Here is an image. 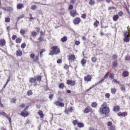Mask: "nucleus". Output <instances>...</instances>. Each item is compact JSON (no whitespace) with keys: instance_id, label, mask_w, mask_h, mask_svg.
<instances>
[{"instance_id":"nucleus-55","label":"nucleus","mask_w":130,"mask_h":130,"mask_svg":"<svg viewBox=\"0 0 130 130\" xmlns=\"http://www.w3.org/2000/svg\"><path fill=\"white\" fill-rule=\"evenodd\" d=\"M10 18H6L5 19V22L6 23L9 22L10 21Z\"/></svg>"},{"instance_id":"nucleus-9","label":"nucleus","mask_w":130,"mask_h":130,"mask_svg":"<svg viewBox=\"0 0 130 130\" xmlns=\"http://www.w3.org/2000/svg\"><path fill=\"white\" fill-rule=\"evenodd\" d=\"M81 20L79 17H76L73 21L74 25L78 24L81 21Z\"/></svg>"},{"instance_id":"nucleus-37","label":"nucleus","mask_w":130,"mask_h":130,"mask_svg":"<svg viewBox=\"0 0 130 130\" xmlns=\"http://www.w3.org/2000/svg\"><path fill=\"white\" fill-rule=\"evenodd\" d=\"M38 40L39 41V42H40L42 41H43L44 39L43 37H42L40 36L38 38Z\"/></svg>"},{"instance_id":"nucleus-13","label":"nucleus","mask_w":130,"mask_h":130,"mask_svg":"<svg viewBox=\"0 0 130 130\" xmlns=\"http://www.w3.org/2000/svg\"><path fill=\"white\" fill-rule=\"evenodd\" d=\"M57 106H59L60 107H63L64 106V104L62 102H60L59 101H57L55 103Z\"/></svg>"},{"instance_id":"nucleus-26","label":"nucleus","mask_w":130,"mask_h":130,"mask_svg":"<svg viewBox=\"0 0 130 130\" xmlns=\"http://www.w3.org/2000/svg\"><path fill=\"white\" fill-rule=\"evenodd\" d=\"M99 23H100L99 21L97 20H96L93 24L94 26L95 27H98Z\"/></svg>"},{"instance_id":"nucleus-29","label":"nucleus","mask_w":130,"mask_h":130,"mask_svg":"<svg viewBox=\"0 0 130 130\" xmlns=\"http://www.w3.org/2000/svg\"><path fill=\"white\" fill-rule=\"evenodd\" d=\"M58 86L60 88L63 89L64 87V84L63 83H60Z\"/></svg>"},{"instance_id":"nucleus-8","label":"nucleus","mask_w":130,"mask_h":130,"mask_svg":"<svg viewBox=\"0 0 130 130\" xmlns=\"http://www.w3.org/2000/svg\"><path fill=\"white\" fill-rule=\"evenodd\" d=\"M30 57L32 59L33 61L35 62H37L38 60V56H35V54L32 53L30 55Z\"/></svg>"},{"instance_id":"nucleus-7","label":"nucleus","mask_w":130,"mask_h":130,"mask_svg":"<svg viewBox=\"0 0 130 130\" xmlns=\"http://www.w3.org/2000/svg\"><path fill=\"white\" fill-rule=\"evenodd\" d=\"M84 112V113H88L89 112H93V110L89 106H88L85 109Z\"/></svg>"},{"instance_id":"nucleus-42","label":"nucleus","mask_w":130,"mask_h":130,"mask_svg":"<svg viewBox=\"0 0 130 130\" xmlns=\"http://www.w3.org/2000/svg\"><path fill=\"white\" fill-rule=\"evenodd\" d=\"M97 105V103L95 102H93L91 104V106L93 107H96Z\"/></svg>"},{"instance_id":"nucleus-45","label":"nucleus","mask_w":130,"mask_h":130,"mask_svg":"<svg viewBox=\"0 0 130 130\" xmlns=\"http://www.w3.org/2000/svg\"><path fill=\"white\" fill-rule=\"evenodd\" d=\"M81 17L84 19H86L87 17L86 14L85 13H84L81 15Z\"/></svg>"},{"instance_id":"nucleus-54","label":"nucleus","mask_w":130,"mask_h":130,"mask_svg":"<svg viewBox=\"0 0 130 130\" xmlns=\"http://www.w3.org/2000/svg\"><path fill=\"white\" fill-rule=\"evenodd\" d=\"M17 37V36H16V35H13L12 36L11 38L12 40H14L15 39H16Z\"/></svg>"},{"instance_id":"nucleus-25","label":"nucleus","mask_w":130,"mask_h":130,"mask_svg":"<svg viewBox=\"0 0 130 130\" xmlns=\"http://www.w3.org/2000/svg\"><path fill=\"white\" fill-rule=\"evenodd\" d=\"M119 17L118 15H115L113 16L112 19L114 21H116L119 19Z\"/></svg>"},{"instance_id":"nucleus-19","label":"nucleus","mask_w":130,"mask_h":130,"mask_svg":"<svg viewBox=\"0 0 130 130\" xmlns=\"http://www.w3.org/2000/svg\"><path fill=\"white\" fill-rule=\"evenodd\" d=\"M38 114L39 115L40 118H43L44 117V115L43 114L42 111L41 110H39L38 111Z\"/></svg>"},{"instance_id":"nucleus-43","label":"nucleus","mask_w":130,"mask_h":130,"mask_svg":"<svg viewBox=\"0 0 130 130\" xmlns=\"http://www.w3.org/2000/svg\"><path fill=\"white\" fill-rule=\"evenodd\" d=\"M25 31L23 29H21L20 30V33L22 35H23L25 34Z\"/></svg>"},{"instance_id":"nucleus-12","label":"nucleus","mask_w":130,"mask_h":130,"mask_svg":"<svg viewBox=\"0 0 130 130\" xmlns=\"http://www.w3.org/2000/svg\"><path fill=\"white\" fill-rule=\"evenodd\" d=\"M77 14L76 10H73L70 11V14L73 17H74Z\"/></svg>"},{"instance_id":"nucleus-6","label":"nucleus","mask_w":130,"mask_h":130,"mask_svg":"<svg viewBox=\"0 0 130 130\" xmlns=\"http://www.w3.org/2000/svg\"><path fill=\"white\" fill-rule=\"evenodd\" d=\"M66 83L68 85H70L72 86H74L76 84L75 81L70 79L67 80Z\"/></svg>"},{"instance_id":"nucleus-40","label":"nucleus","mask_w":130,"mask_h":130,"mask_svg":"<svg viewBox=\"0 0 130 130\" xmlns=\"http://www.w3.org/2000/svg\"><path fill=\"white\" fill-rule=\"evenodd\" d=\"M31 35L32 36L36 37L37 35V33L35 31H32L31 32Z\"/></svg>"},{"instance_id":"nucleus-34","label":"nucleus","mask_w":130,"mask_h":130,"mask_svg":"<svg viewBox=\"0 0 130 130\" xmlns=\"http://www.w3.org/2000/svg\"><path fill=\"white\" fill-rule=\"evenodd\" d=\"M114 74L112 73H111L109 75V78L111 79H113L114 78Z\"/></svg>"},{"instance_id":"nucleus-27","label":"nucleus","mask_w":130,"mask_h":130,"mask_svg":"<svg viewBox=\"0 0 130 130\" xmlns=\"http://www.w3.org/2000/svg\"><path fill=\"white\" fill-rule=\"evenodd\" d=\"M67 37L64 36L61 38V41L62 42H64L67 40Z\"/></svg>"},{"instance_id":"nucleus-10","label":"nucleus","mask_w":130,"mask_h":130,"mask_svg":"<svg viewBox=\"0 0 130 130\" xmlns=\"http://www.w3.org/2000/svg\"><path fill=\"white\" fill-rule=\"evenodd\" d=\"M92 78V76L90 75H87L84 77V80L85 81L90 82Z\"/></svg>"},{"instance_id":"nucleus-36","label":"nucleus","mask_w":130,"mask_h":130,"mask_svg":"<svg viewBox=\"0 0 130 130\" xmlns=\"http://www.w3.org/2000/svg\"><path fill=\"white\" fill-rule=\"evenodd\" d=\"M24 17V14L20 15L19 17L17 18L18 21H19L20 19L23 18Z\"/></svg>"},{"instance_id":"nucleus-23","label":"nucleus","mask_w":130,"mask_h":130,"mask_svg":"<svg viewBox=\"0 0 130 130\" xmlns=\"http://www.w3.org/2000/svg\"><path fill=\"white\" fill-rule=\"evenodd\" d=\"M15 42L17 43H20L22 41V39L20 37L17 38L15 39Z\"/></svg>"},{"instance_id":"nucleus-30","label":"nucleus","mask_w":130,"mask_h":130,"mask_svg":"<svg viewBox=\"0 0 130 130\" xmlns=\"http://www.w3.org/2000/svg\"><path fill=\"white\" fill-rule=\"evenodd\" d=\"M116 91V89L115 88H111V92L112 94H115Z\"/></svg>"},{"instance_id":"nucleus-59","label":"nucleus","mask_w":130,"mask_h":130,"mask_svg":"<svg viewBox=\"0 0 130 130\" xmlns=\"http://www.w3.org/2000/svg\"><path fill=\"white\" fill-rule=\"evenodd\" d=\"M62 62V60L60 59H58L57 60V63H61Z\"/></svg>"},{"instance_id":"nucleus-38","label":"nucleus","mask_w":130,"mask_h":130,"mask_svg":"<svg viewBox=\"0 0 130 130\" xmlns=\"http://www.w3.org/2000/svg\"><path fill=\"white\" fill-rule=\"evenodd\" d=\"M95 2L93 0H90L89 2V4L91 5H92L94 4Z\"/></svg>"},{"instance_id":"nucleus-52","label":"nucleus","mask_w":130,"mask_h":130,"mask_svg":"<svg viewBox=\"0 0 130 130\" xmlns=\"http://www.w3.org/2000/svg\"><path fill=\"white\" fill-rule=\"evenodd\" d=\"M0 114L1 115H3L4 116H5L6 117L7 115V114L5 112H0Z\"/></svg>"},{"instance_id":"nucleus-16","label":"nucleus","mask_w":130,"mask_h":130,"mask_svg":"<svg viewBox=\"0 0 130 130\" xmlns=\"http://www.w3.org/2000/svg\"><path fill=\"white\" fill-rule=\"evenodd\" d=\"M17 7L18 9H21L24 7V4L22 3L18 4L17 5Z\"/></svg>"},{"instance_id":"nucleus-17","label":"nucleus","mask_w":130,"mask_h":130,"mask_svg":"<svg viewBox=\"0 0 130 130\" xmlns=\"http://www.w3.org/2000/svg\"><path fill=\"white\" fill-rule=\"evenodd\" d=\"M120 109V107L118 105H116L113 107V110L115 112H118L119 111Z\"/></svg>"},{"instance_id":"nucleus-4","label":"nucleus","mask_w":130,"mask_h":130,"mask_svg":"<svg viewBox=\"0 0 130 130\" xmlns=\"http://www.w3.org/2000/svg\"><path fill=\"white\" fill-rule=\"evenodd\" d=\"M67 57L68 60L71 62L74 61L76 59L75 55L73 54H71L69 55Z\"/></svg>"},{"instance_id":"nucleus-56","label":"nucleus","mask_w":130,"mask_h":130,"mask_svg":"<svg viewBox=\"0 0 130 130\" xmlns=\"http://www.w3.org/2000/svg\"><path fill=\"white\" fill-rule=\"evenodd\" d=\"M127 113L125 111L122 112V116L125 117L127 115Z\"/></svg>"},{"instance_id":"nucleus-15","label":"nucleus","mask_w":130,"mask_h":130,"mask_svg":"<svg viewBox=\"0 0 130 130\" xmlns=\"http://www.w3.org/2000/svg\"><path fill=\"white\" fill-rule=\"evenodd\" d=\"M6 43V41L5 40L3 39L0 40V46L1 47H3L5 46Z\"/></svg>"},{"instance_id":"nucleus-41","label":"nucleus","mask_w":130,"mask_h":130,"mask_svg":"<svg viewBox=\"0 0 130 130\" xmlns=\"http://www.w3.org/2000/svg\"><path fill=\"white\" fill-rule=\"evenodd\" d=\"M78 123L79 122H78L77 120H74L73 122V125H77Z\"/></svg>"},{"instance_id":"nucleus-62","label":"nucleus","mask_w":130,"mask_h":130,"mask_svg":"<svg viewBox=\"0 0 130 130\" xmlns=\"http://www.w3.org/2000/svg\"><path fill=\"white\" fill-rule=\"evenodd\" d=\"M110 130H115V126H111V127H110Z\"/></svg>"},{"instance_id":"nucleus-31","label":"nucleus","mask_w":130,"mask_h":130,"mask_svg":"<svg viewBox=\"0 0 130 130\" xmlns=\"http://www.w3.org/2000/svg\"><path fill=\"white\" fill-rule=\"evenodd\" d=\"M118 63L117 61H114L112 63V66L113 68H116L117 66Z\"/></svg>"},{"instance_id":"nucleus-39","label":"nucleus","mask_w":130,"mask_h":130,"mask_svg":"<svg viewBox=\"0 0 130 130\" xmlns=\"http://www.w3.org/2000/svg\"><path fill=\"white\" fill-rule=\"evenodd\" d=\"M69 67V66L66 64H64V66L63 67L64 68L67 70H68Z\"/></svg>"},{"instance_id":"nucleus-18","label":"nucleus","mask_w":130,"mask_h":130,"mask_svg":"<svg viewBox=\"0 0 130 130\" xmlns=\"http://www.w3.org/2000/svg\"><path fill=\"white\" fill-rule=\"evenodd\" d=\"M73 109L72 107H70L68 109H66L64 112L67 114H68L69 112H71L72 111Z\"/></svg>"},{"instance_id":"nucleus-58","label":"nucleus","mask_w":130,"mask_h":130,"mask_svg":"<svg viewBox=\"0 0 130 130\" xmlns=\"http://www.w3.org/2000/svg\"><path fill=\"white\" fill-rule=\"evenodd\" d=\"M107 125L108 126L111 127L112 125V123L111 122H108Z\"/></svg>"},{"instance_id":"nucleus-63","label":"nucleus","mask_w":130,"mask_h":130,"mask_svg":"<svg viewBox=\"0 0 130 130\" xmlns=\"http://www.w3.org/2000/svg\"><path fill=\"white\" fill-rule=\"evenodd\" d=\"M80 42L78 41H76L75 42V44L77 45H79L80 44Z\"/></svg>"},{"instance_id":"nucleus-51","label":"nucleus","mask_w":130,"mask_h":130,"mask_svg":"<svg viewBox=\"0 0 130 130\" xmlns=\"http://www.w3.org/2000/svg\"><path fill=\"white\" fill-rule=\"evenodd\" d=\"M125 60H126L129 61L130 60V56L128 55L126 56L125 57Z\"/></svg>"},{"instance_id":"nucleus-24","label":"nucleus","mask_w":130,"mask_h":130,"mask_svg":"<svg viewBox=\"0 0 130 130\" xmlns=\"http://www.w3.org/2000/svg\"><path fill=\"white\" fill-rule=\"evenodd\" d=\"M87 61L86 60L83 58L81 61V63L83 66H85V64L86 63Z\"/></svg>"},{"instance_id":"nucleus-3","label":"nucleus","mask_w":130,"mask_h":130,"mask_svg":"<svg viewBox=\"0 0 130 130\" xmlns=\"http://www.w3.org/2000/svg\"><path fill=\"white\" fill-rule=\"evenodd\" d=\"M123 36L124 37L123 39L124 41L126 42H129L130 40L129 38L130 35L128 34V32H126L124 33L123 34Z\"/></svg>"},{"instance_id":"nucleus-57","label":"nucleus","mask_w":130,"mask_h":130,"mask_svg":"<svg viewBox=\"0 0 130 130\" xmlns=\"http://www.w3.org/2000/svg\"><path fill=\"white\" fill-rule=\"evenodd\" d=\"M37 7L36 5H34L31 6V9L32 10H35L36 9Z\"/></svg>"},{"instance_id":"nucleus-11","label":"nucleus","mask_w":130,"mask_h":130,"mask_svg":"<svg viewBox=\"0 0 130 130\" xmlns=\"http://www.w3.org/2000/svg\"><path fill=\"white\" fill-rule=\"evenodd\" d=\"M23 54V52L19 48L16 52V55L17 56H21Z\"/></svg>"},{"instance_id":"nucleus-14","label":"nucleus","mask_w":130,"mask_h":130,"mask_svg":"<svg viewBox=\"0 0 130 130\" xmlns=\"http://www.w3.org/2000/svg\"><path fill=\"white\" fill-rule=\"evenodd\" d=\"M29 115V112L27 111H24V110H23L21 112V115L24 117L28 116Z\"/></svg>"},{"instance_id":"nucleus-60","label":"nucleus","mask_w":130,"mask_h":130,"mask_svg":"<svg viewBox=\"0 0 130 130\" xmlns=\"http://www.w3.org/2000/svg\"><path fill=\"white\" fill-rule=\"evenodd\" d=\"M4 107V105L3 104L1 103V99L0 98V107Z\"/></svg>"},{"instance_id":"nucleus-1","label":"nucleus","mask_w":130,"mask_h":130,"mask_svg":"<svg viewBox=\"0 0 130 130\" xmlns=\"http://www.w3.org/2000/svg\"><path fill=\"white\" fill-rule=\"evenodd\" d=\"M110 111L109 108L107 106L106 103L104 102L100 108L99 111L100 113L102 115L105 114L106 115L109 113Z\"/></svg>"},{"instance_id":"nucleus-20","label":"nucleus","mask_w":130,"mask_h":130,"mask_svg":"<svg viewBox=\"0 0 130 130\" xmlns=\"http://www.w3.org/2000/svg\"><path fill=\"white\" fill-rule=\"evenodd\" d=\"M129 73L126 71H124L122 73V75L124 77H126L128 75Z\"/></svg>"},{"instance_id":"nucleus-32","label":"nucleus","mask_w":130,"mask_h":130,"mask_svg":"<svg viewBox=\"0 0 130 130\" xmlns=\"http://www.w3.org/2000/svg\"><path fill=\"white\" fill-rule=\"evenodd\" d=\"M45 51V50L44 49H42L41 50L40 52V57H42L43 55L42 53H43Z\"/></svg>"},{"instance_id":"nucleus-53","label":"nucleus","mask_w":130,"mask_h":130,"mask_svg":"<svg viewBox=\"0 0 130 130\" xmlns=\"http://www.w3.org/2000/svg\"><path fill=\"white\" fill-rule=\"evenodd\" d=\"M113 59H115L117 58V56L116 54H113L112 56Z\"/></svg>"},{"instance_id":"nucleus-61","label":"nucleus","mask_w":130,"mask_h":130,"mask_svg":"<svg viewBox=\"0 0 130 130\" xmlns=\"http://www.w3.org/2000/svg\"><path fill=\"white\" fill-rule=\"evenodd\" d=\"M123 12L122 11H120L118 13L120 17H121L122 16L123 14Z\"/></svg>"},{"instance_id":"nucleus-21","label":"nucleus","mask_w":130,"mask_h":130,"mask_svg":"<svg viewBox=\"0 0 130 130\" xmlns=\"http://www.w3.org/2000/svg\"><path fill=\"white\" fill-rule=\"evenodd\" d=\"M42 76L41 75H37L36 77V80L38 81L39 83H40L41 81Z\"/></svg>"},{"instance_id":"nucleus-5","label":"nucleus","mask_w":130,"mask_h":130,"mask_svg":"<svg viewBox=\"0 0 130 130\" xmlns=\"http://www.w3.org/2000/svg\"><path fill=\"white\" fill-rule=\"evenodd\" d=\"M36 78L34 77H30L29 78V82L32 84L34 83L33 85L34 86L36 87L38 85V84L36 82Z\"/></svg>"},{"instance_id":"nucleus-44","label":"nucleus","mask_w":130,"mask_h":130,"mask_svg":"<svg viewBox=\"0 0 130 130\" xmlns=\"http://www.w3.org/2000/svg\"><path fill=\"white\" fill-rule=\"evenodd\" d=\"M105 96L106 98L108 99H109L110 96V95L109 93H106L105 94Z\"/></svg>"},{"instance_id":"nucleus-50","label":"nucleus","mask_w":130,"mask_h":130,"mask_svg":"<svg viewBox=\"0 0 130 130\" xmlns=\"http://www.w3.org/2000/svg\"><path fill=\"white\" fill-rule=\"evenodd\" d=\"M109 74V72L108 71L107 72L104 77L106 79L108 78V77Z\"/></svg>"},{"instance_id":"nucleus-47","label":"nucleus","mask_w":130,"mask_h":130,"mask_svg":"<svg viewBox=\"0 0 130 130\" xmlns=\"http://www.w3.org/2000/svg\"><path fill=\"white\" fill-rule=\"evenodd\" d=\"M112 81L113 82L115 83L119 84L120 83L119 81L115 79H113Z\"/></svg>"},{"instance_id":"nucleus-48","label":"nucleus","mask_w":130,"mask_h":130,"mask_svg":"<svg viewBox=\"0 0 130 130\" xmlns=\"http://www.w3.org/2000/svg\"><path fill=\"white\" fill-rule=\"evenodd\" d=\"M26 44L25 43H23L21 44V48H25L26 47Z\"/></svg>"},{"instance_id":"nucleus-64","label":"nucleus","mask_w":130,"mask_h":130,"mask_svg":"<svg viewBox=\"0 0 130 130\" xmlns=\"http://www.w3.org/2000/svg\"><path fill=\"white\" fill-rule=\"evenodd\" d=\"M20 107L22 108H24L25 106V105L24 103H22L20 105Z\"/></svg>"},{"instance_id":"nucleus-22","label":"nucleus","mask_w":130,"mask_h":130,"mask_svg":"<svg viewBox=\"0 0 130 130\" xmlns=\"http://www.w3.org/2000/svg\"><path fill=\"white\" fill-rule=\"evenodd\" d=\"M13 10V8L12 7H6L5 9V10L9 12H11Z\"/></svg>"},{"instance_id":"nucleus-28","label":"nucleus","mask_w":130,"mask_h":130,"mask_svg":"<svg viewBox=\"0 0 130 130\" xmlns=\"http://www.w3.org/2000/svg\"><path fill=\"white\" fill-rule=\"evenodd\" d=\"M77 125L78 127L79 128L83 127L84 126V124L81 122H79L78 124Z\"/></svg>"},{"instance_id":"nucleus-46","label":"nucleus","mask_w":130,"mask_h":130,"mask_svg":"<svg viewBox=\"0 0 130 130\" xmlns=\"http://www.w3.org/2000/svg\"><path fill=\"white\" fill-rule=\"evenodd\" d=\"M29 16L30 17L29 18V19L30 21H31L32 20H34L35 19V18L32 17V15L31 14H29Z\"/></svg>"},{"instance_id":"nucleus-2","label":"nucleus","mask_w":130,"mask_h":130,"mask_svg":"<svg viewBox=\"0 0 130 130\" xmlns=\"http://www.w3.org/2000/svg\"><path fill=\"white\" fill-rule=\"evenodd\" d=\"M51 50L50 51L49 55H53L54 54H57L60 52V50L59 48L57 46H53L51 48Z\"/></svg>"},{"instance_id":"nucleus-33","label":"nucleus","mask_w":130,"mask_h":130,"mask_svg":"<svg viewBox=\"0 0 130 130\" xmlns=\"http://www.w3.org/2000/svg\"><path fill=\"white\" fill-rule=\"evenodd\" d=\"M32 94L31 90H28L27 92V95L29 96L32 95Z\"/></svg>"},{"instance_id":"nucleus-35","label":"nucleus","mask_w":130,"mask_h":130,"mask_svg":"<svg viewBox=\"0 0 130 130\" xmlns=\"http://www.w3.org/2000/svg\"><path fill=\"white\" fill-rule=\"evenodd\" d=\"M91 60L93 62L95 63L96 61L97 58L95 57H93L91 58Z\"/></svg>"},{"instance_id":"nucleus-49","label":"nucleus","mask_w":130,"mask_h":130,"mask_svg":"<svg viewBox=\"0 0 130 130\" xmlns=\"http://www.w3.org/2000/svg\"><path fill=\"white\" fill-rule=\"evenodd\" d=\"M121 89L123 91H124L125 90V86L124 85H121L120 87Z\"/></svg>"}]
</instances>
